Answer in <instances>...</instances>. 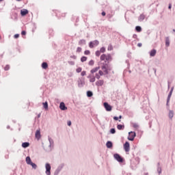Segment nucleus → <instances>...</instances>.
<instances>
[{"mask_svg": "<svg viewBox=\"0 0 175 175\" xmlns=\"http://www.w3.org/2000/svg\"><path fill=\"white\" fill-rule=\"evenodd\" d=\"M59 173L60 172L57 169H56V170L54 172V175H59Z\"/></svg>", "mask_w": 175, "mask_h": 175, "instance_id": "nucleus-45", "label": "nucleus"}, {"mask_svg": "<svg viewBox=\"0 0 175 175\" xmlns=\"http://www.w3.org/2000/svg\"><path fill=\"white\" fill-rule=\"evenodd\" d=\"M90 81V83H94V81H96L95 77H93L92 78H91Z\"/></svg>", "mask_w": 175, "mask_h": 175, "instance_id": "nucleus-40", "label": "nucleus"}, {"mask_svg": "<svg viewBox=\"0 0 175 175\" xmlns=\"http://www.w3.org/2000/svg\"><path fill=\"white\" fill-rule=\"evenodd\" d=\"M113 49V47L111 44H109L108 46V50L109 51H112Z\"/></svg>", "mask_w": 175, "mask_h": 175, "instance_id": "nucleus-43", "label": "nucleus"}, {"mask_svg": "<svg viewBox=\"0 0 175 175\" xmlns=\"http://www.w3.org/2000/svg\"><path fill=\"white\" fill-rule=\"evenodd\" d=\"M99 44V41L96 40H94V41H91L90 43H89V46L92 49L94 48V46H98Z\"/></svg>", "mask_w": 175, "mask_h": 175, "instance_id": "nucleus-6", "label": "nucleus"}, {"mask_svg": "<svg viewBox=\"0 0 175 175\" xmlns=\"http://www.w3.org/2000/svg\"><path fill=\"white\" fill-rule=\"evenodd\" d=\"M86 44V40L84 39L80 40L79 42V45L83 46Z\"/></svg>", "mask_w": 175, "mask_h": 175, "instance_id": "nucleus-21", "label": "nucleus"}, {"mask_svg": "<svg viewBox=\"0 0 175 175\" xmlns=\"http://www.w3.org/2000/svg\"><path fill=\"white\" fill-rule=\"evenodd\" d=\"M100 76H101V75H100L98 74V73L96 74V78L98 80H99V79H100Z\"/></svg>", "mask_w": 175, "mask_h": 175, "instance_id": "nucleus-50", "label": "nucleus"}, {"mask_svg": "<svg viewBox=\"0 0 175 175\" xmlns=\"http://www.w3.org/2000/svg\"><path fill=\"white\" fill-rule=\"evenodd\" d=\"M113 157L115 160H116L118 163H123L124 162V159L118 153H115Z\"/></svg>", "mask_w": 175, "mask_h": 175, "instance_id": "nucleus-1", "label": "nucleus"}, {"mask_svg": "<svg viewBox=\"0 0 175 175\" xmlns=\"http://www.w3.org/2000/svg\"><path fill=\"white\" fill-rule=\"evenodd\" d=\"M10 69V65L7 64L5 68H4V70L7 71Z\"/></svg>", "mask_w": 175, "mask_h": 175, "instance_id": "nucleus-42", "label": "nucleus"}, {"mask_svg": "<svg viewBox=\"0 0 175 175\" xmlns=\"http://www.w3.org/2000/svg\"><path fill=\"white\" fill-rule=\"evenodd\" d=\"M87 96L88 98H92V96H93V92L92 91H90V90H88L87 92Z\"/></svg>", "mask_w": 175, "mask_h": 175, "instance_id": "nucleus-28", "label": "nucleus"}, {"mask_svg": "<svg viewBox=\"0 0 175 175\" xmlns=\"http://www.w3.org/2000/svg\"><path fill=\"white\" fill-rule=\"evenodd\" d=\"M19 36H20V35H19L18 33H16V34H15V35L14 36V38H16V39L18 38Z\"/></svg>", "mask_w": 175, "mask_h": 175, "instance_id": "nucleus-51", "label": "nucleus"}, {"mask_svg": "<svg viewBox=\"0 0 175 175\" xmlns=\"http://www.w3.org/2000/svg\"><path fill=\"white\" fill-rule=\"evenodd\" d=\"M68 126H70V125H72L71 121H68Z\"/></svg>", "mask_w": 175, "mask_h": 175, "instance_id": "nucleus-60", "label": "nucleus"}, {"mask_svg": "<svg viewBox=\"0 0 175 175\" xmlns=\"http://www.w3.org/2000/svg\"><path fill=\"white\" fill-rule=\"evenodd\" d=\"M87 59H88V57H85V56H83V57H81V61L82 62H84L87 61Z\"/></svg>", "mask_w": 175, "mask_h": 175, "instance_id": "nucleus-36", "label": "nucleus"}, {"mask_svg": "<svg viewBox=\"0 0 175 175\" xmlns=\"http://www.w3.org/2000/svg\"><path fill=\"white\" fill-rule=\"evenodd\" d=\"M113 120H115V121H118L119 117H118V116H114V117H113Z\"/></svg>", "mask_w": 175, "mask_h": 175, "instance_id": "nucleus-55", "label": "nucleus"}, {"mask_svg": "<svg viewBox=\"0 0 175 175\" xmlns=\"http://www.w3.org/2000/svg\"><path fill=\"white\" fill-rule=\"evenodd\" d=\"M94 64V61L93 59H91L90 62H89V65L90 66H93V65Z\"/></svg>", "mask_w": 175, "mask_h": 175, "instance_id": "nucleus-38", "label": "nucleus"}, {"mask_svg": "<svg viewBox=\"0 0 175 175\" xmlns=\"http://www.w3.org/2000/svg\"><path fill=\"white\" fill-rule=\"evenodd\" d=\"M68 76L69 77H72L73 73H72V72H69V73H68Z\"/></svg>", "mask_w": 175, "mask_h": 175, "instance_id": "nucleus-53", "label": "nucleus"}, {"mask_svg": "<svg viewBox=\"0 0 175 175\" xmlns=\"http://www.w3.org/2000/svg\"><path fill=\"white\" fill-rule=\"evenodd\" d=\"M65 166L64 163H61L57 168V170H59L60 172Z\"/></svg>", "mask_w": 175, "mask_h": 175, "instance_id": "nucleus-23", "label": "nucleus"}, {"mask_svg": "<svg viewBox=\"0 0 175 175\" xmlns=\"http://www.w3.org/2000/svg\"><path fill=\"white\" fill-rule=\"evenodd\" d=\"M137 46H138V47H142V43H138Z\"/></svg>", "mask_w": 175, "mask_h": 175, "instance_id": "nucleus-63", "label": "nucleus"}, {"mask_svg": "<svg viewBox=\"0 0 175 175\" xmlns=\"http://www.w3.org/2000/svg\"><path fill=\"white\" fill-rule=\"evenodd\" d=\"M35 136L38 140L40 139V138H41L40 130L36 131Z\"/></svg>", "mask_w": 175, "mask_h": 175, "instance_id": "nucleus-10", "label": "nucleus"}, {"mask_svg": "<svg viewBox=\"0 0 175 175\" xmlns=\"http://www.w3.org/2000/svg\"><path fill=\"white\" fill-rule=\"evenodd\" d=\"M124 148L126 152H129L130 151V144L129 142H126L124 144Z\"/></svg>", "mask_w": 175, "mask_h": 175, "instance_id": "nucleus-8", "label": "nucleus"}, {"mask_svg": "<svg viewBox=\"0 0 175 175\" xmlns=\"http://www.w3.org/2000/svg\"><path fill=\"white\" fill-rule=\"evenodd\" d=\"M157 54V50L153 49L151 50L150 52H149V55H150V57H154L155 56V55Z\"/></svg>", "mask_w": 175, "mask_h": 175, "instance_id": "nucleus-18", "label": "nucleus"}, {"mask_svg": "<svg viewBox=\"0 0 175 175\" xmlns=\"http://www.w3.org/2000/svg\"><path fill=\"white\" fill-rule=\"evenodd\" d=\"M116 132V131L115 128L111 129L110 133H111V135H115Z\"/></svg>", "mask_w": 175, "mask_h": 175, "instance_id": "nucleus-35", "label": "nucleus"}, {"mask_svg": "<svg viewBox=\"0 0 175 175\" xmlns=\"http://www.w3.org/2000/svg\"><path fill=\"white\" fill-rule=\"evenodd\" d=\"M103 84H104L103 80H99L96 82V85H97V87H102Z\"/></svg>", "mask_w": 175, "mask_h": 175, "instance_id": "nucleus-14", "label": "nucleus"}, {"mask_svg": "<svg viewBox=\"0 0 175 175\" xmlns=\"http://www.w3.org/2000/svg\"><path fill=\"white\" fill-rule=\"evenodd\" d=\"M104 72H105V75H108L109 74L107 68L106 70H105Z\"/></svg>", "mask_w": 175, "mask_h": 175, "instance_id": "nucleus-59", "label": "nucleus"}, {"mask_svg": "<svg viewBox=\"0 0 175 175\" xmlns=\"http://www.w3.org/2000/svg\"><path fill=\"white\" fill-rule=\"evenodd\" d=\"M107 58V55L106 54H103L101 56H100V60L101 61H104L105 59H106Z\"/></svg>", "mask_w": 175, "mask_h": 175, "instance_id": "nucleus-33", "label": "nucleus"}, {"mask_svg": "<svg viewBox=\"0 0 175 175\" xmlns=\"http://www.w3.org/2000/svg\"><path fill=\"white\" fill-rule=\"evenodd\" d=\"M29 146H30L29 142H23L22 144V148H23L26 149V148H29Z\"/></svg>", "mask_w": 175, "mask_h": 175, "instance_id": "nucleus-16", "label": "nucleus"}, {"mask_svg": "<svg viewBox=\"0 0 175 175\" xmlns=\"http://www.w3.org/2000/svg\"><path fill=\"white\" fill-rule=\"evenodd\" d=\"M55 16L59 17V12L58 11H55Z\"/></svg>", "mask_w": 175, "mask_h": 175, "instance_id": "nucleus-56", "label": "nucleus"}, {"mask_svg": "<svg viewBox=\"0 0 175 175\" xmlns=\"http://www.w3.org/2000/svg\"><path fill=\"white\" fill-rule=\"evenodd\" d=\"M102 15H103V16H105L106 15V12L103 11V12H102Z\"/></svg>", "mask_w": 175, "mask_h": 175, "instance_id": "nucleus-64", "label": "nucleus"}, {"mask_svg": "<svg viewBox=\"0 0 175 175\" xmlns=\"http://www.w3.org/2000/svg\"><path fill=\"white\" fill-rule=\"evenodd\" d=\"M26 33H27V32H26L25 31H22V32H21V34H22L23 36H25Z\"/></svg>", "mask_w": 175, "mask_h": 175, "instance_id": "nucleus-57", "label": "nucleus"}, {"mask_svg": "<svg viewBox=\"0 0 175 175\" xmlns=\"http://www.w3.org/2000/svg\"><path fill=\"white\" fill-rule=\"evenodd\" d=\"M106 146L108 149H111L113 148V143L111 141H108L106 144Z\"/></svg>", "mask_w": 175, "mask_h": 175, "instance_id": "nucleus-15", "label": "nucleus"}, {"mask_svg": "<svg viewBox=\"0 0 175 175\" xmlns=\"http://www.w3.org/2000/svg\"><path fill=\"white\" fill-rule=\"evenodd\" d=\"M29 165H31L33 170L37 169V165L35 163L32 162Z\"/></svg>", "mask_w": 175, "mask_h": 175, "instance_id": "nucleus-32", "label": "nucleus"}, {"mask_svg": "<svg viewBox=\"0 0 175 175\" xmlns=\"http://www.w3.org/2000/svg\"><path fill=\"white\" fill-rule=\"evenodd\" d=\"M77 83H78V88H83V87H84L85 84V78L83 77H79L77 81Z\"/></svg>", "mask_w": 175, "mask_h": 175, "instance_id": "nucleus-2", "label": "nucleus"}, {"mask_svg": "<svg viewBox=\"0 0 175 175\" xmlns=\"http://www.w3.org/2000/svg\"><path fill=\"white\" fill-rule=\"evenodd\" d=\"M133 38L136 39V38H137V34H134V35L133 36Z\"/></svg>", "mask_w": 175, "mask_h": 175, "instance_id": "nucleus-61", "label": "nucleus"}, {"mask_svg": "<svg viewBox=\"0 0 175 175\" xmlns=\"http://www.w3.org/2000/svg\"><path fill=\"white\" fill-rule=\"evenodd\" d=\"M133 128H135V129H139V125L137 123H133Z\"/></svg>", "mask_w": 175, "mask_h": 175, "instance_id": "nucleus-37", "label": "nucleus"}, {"mask_svg": "<svg viewBox=\"0 0 175 175\" xmlns=\"http://www.w3.org/2000/svg\"><path fill=\"white\" fill-rule=\"evenodd\" d=\"M48 139L50 144L49 147L50 148V152H51L52 149L54 148V141L50 136L48 137Z\"/></svg>", "mask_w": 175, "mask_h": 175, "instance_id": "nucleus-5", "label": "nucleus"}, {"mask_svg": "<svg viewBox=\"0 0 175 175\" xmlns=\"http://www.w3.org/2000/svg\"><path fill=\"white\" fill-rule=\"evenodd\" d=\"M42 105H43L44 109H45V110H48V109H49V105H48L47 101L43 103Z\"/></svg>", "mask_w": 175, "mask_h": 175, "instance_id": "nucleus-25", "label": "nucleus"}, {"mask_svg": "<svg viewBox=\"0 0 175 175\" xmlns=\"http://www.w3.org/2000/svg\"><path fill=\"white\" fill-rule=\"evenodd\" d=\"M111 59H112V57H111V54H108V55L106 56V60H107V61H109V60H111Z\"/></svg>", "mask_w": 175, "mask_h": 175, "instance_id": "nucleus-34", "label": "nucleus"}, {"mask_svg": "<svg viewBox=\"0 0 175 175\" xmlns=\"http://www.w3.org/2000/svg\"><path fill=\"white\" fill-rule=\"evenodd\" d=\"M174 90V87L171 88V90H170V93H168V96L167 97V99H168V102L169 100H170V98L172 95Z\"/></svg>", "mask_w": 175, "mask_h": 175, "instance_id": "nucleus-13", "label": "nucleus"}, {"mask_svg": "<svg viewBox=\"0 0 175 175\" xmlns=\"http://www.w3.org/2000/svg\"><path fill=\"white\" fill-rule=\"evenodd\" d=\"M59 108L61 110L65 111L67 110L68 107L65 105L64 102L60 103Z\"/></svg>", "mask_w": 175, "mask_h": 175, "instance_id": "nucleus-9", "label": "nucleus"}, {"mask_svg": "<svg viewBox=\"0 0 175 175\" xmlns=\"http://www.w3.org/2000/svg\"><path fill=\"white\" fill-rule=\"evenodd\" d=\"M76 71H77V73H81V72H82V68L79 67L78 68H77Z\"/></svg>", "mask_w": 175, "mask_h": 175, "instance_id": "nucleus-39", "label": "nucleus"}, {"mask_svg": "<svg viewBox=\"0 0 175 175\" xmlns=\"http://www.w3.org/2000/svg\"><path fill=\"white\" fill-rule=\"evenodd\" d=\"M100 69V66L98 67H96L94 68H93L92 70H91V73H96V72H98V70Z\"/></svg>", "mask_w": 175, "mask_h": 175, "instance_id": "nucleus-27", "label": "nucleus"}, {"mask_svg": "<svg viewBox=\"0 0 175 175\" xmlns=\"http://www.w3.org/2000/svg\"><path fill=\"white\" fill-rule=\"evenodd\" d=\"M84 54L86 55H88L90 54V51L89 50H86V51H85Z\"/></svg>", "mask_w": 175, "mask_h": 175, "instance_id": "nucleus-46", "label": "nucleus"}, {"mask_svg": "<svg viewBox=\"0 0 175 175\" xmlns=\"http://www.w3.org/2000/svg\"><path fill=\"white\" fill-rule=\"evenodd\" d=\"M29 13V11L27 9H23L21 10V14L22 16H25Z\"/></svg>", "mask_w": 175, "mask_h": 175, "instance_id": "nucleus-11", "label": "nucleus"}, {"mask_svg": "<svg viewBox=\"0 0 175 175\" xmlns=\"http://www.w3.org/2000/svg\"><path fill=\"white\" fill-rule=\"evenodd\" d=\"M146 18V16L144 14H142L141 15H139V16H138V21L139 22H142Z\"/></svg>", "mask_w": 175, "mask_h": 175, "instance_id": "nucleus-19", "label": "nucleus"}, {"mask_svg": "<svg viewBox=\"0 0 175 175\" xmlns=\"http://www.w3.org/2000/svg\"><path fill=\"white\" fill-rule=\"evenodd\" d=\"M26 162H27V164L29 165H30L31 163H32V161H31L29 156L26 157Z\"/></svg>", "mask_w": 175, "mask_h": 175, "instance_id": "nucleus-22", "label": "nucleus"}, {"mask_svg": "<svg viewBox=\"0 0 175 175\" xmlns=\"http://www.w3.org/2000/svg\"><path fill=\"white\" fill-rule=\"evenodd\" d=\"M48 64L45 62H44L42 64V69H47L48 68Z\"/></svg>", "mask_w": 175, "mask_h": 175, "instance_id": "nucleus-24", "label": "nucleus"}, {"mask_svg": "<svg viewBox=\"0 0 175 175\" xmlns=\"http://www.w3.org/2000/svg\"><path fill=\"white\" fill-rule=\"evenodd\" d=\"M114 14H115V12H111V14H107V18H109V19H111L113 16H114Z\"/></svg>", "mask_w": 175, "mask_h": 175, "instance_id": "nucleus-30", "label": "nucleus"}, {"mask_svg": "<svg viewBox=\"0 0 175 175\" xmlns=\"http://www.w3.org/2000/svg\"><path fill=\"white\" fill-rule=\"evenodd\" d=\"M170 46V40L169 37H165V46L168 47Z\"/></svg>", "mask_w": 175, "mask_h": 175, "instance_id": "nucleus-20", "label": "nucleus"}, {"mask_svg": "<svg viewBox=\"0 0 175 175\" xmlns=\"http://www.w3.org/2000/svg\"><path fill=\"white\" fill-rule=\"evenodd\" d=\"M135 30L137 32H141L142 31V28L141 26H136L135 27Z\"/></svg>", "mask_w": 175, "mask_h": 175, "instance_id": "nucleus-31", "label": "nucleus"}, {"mask_svg": "<svg viewBox=\"0 0 175 175\" xmlns=\"http://www.w3.org/2000/svg\"><path fill=\"white\" fill-rule=\"evenodd\" d=\"M85 75H86V71H83L82 72H81V76L83 77V76H85Z\"/></svg>", "mask_w": 175, "mask_h": 175, "instance_id": "nucleus-54", "label": "nucleus"}, {"mask_svg": "<svg viewBox=\"0 0 175 175\" xmlns=\"http://www.w3.org/2000/svg\"><path fill=\"white\" fill-rule=\"evenodd\" d=\"M45 168H46V174L51 175V165H50V163H46L45 165Z\"/></svg>", "mask_w": 175, "mask_h": 175, "instance_id": "nucleus-4", "label": "nucleus"}, {"mask_svg": "<svg viewBox=\"0 0 175 175\" xmlns=\"http://www.w3.org/2000/svg\"><path fill=\"white\" fill-rule=\"evenodd\" d=\"M174 116V111L170 110V111L168 112V118H170V120H172Z\"/></svg>", "mask_w": 175, "mask_h": 175, "instance_id": "nucleus-12", "label": "nucleus"}, {"mask_svg": "<svg viewBox=\"0 0 175 175\" xmlns=\"http://www.w3.org/2000/svg\"><path fill=\"white\" fill-rule=\"evenodd\" d=\"M168 9L171 10L172 9V4L170 3V5H168Z\"/></svg>", "mask_w": 175, "mask_h": 175, "instance_id": "nucleus-62", "label": "nucleus"}, {"mask_svg": "<svg viewBox=\"0 0 175 175\" xmlns=\"http://www.w3.org/2000/svg\"><path fill=\"white\" fill-rule=\"evenodd\" d=\"M100 51L101 53H105V52L106 51L105 47L103 46V47L100 49Z\"/></svg>", "mask_w": 175, "mask_h": 175, "instance_id": "nucleus-41", "label": "nucleus"}, {"mask_svg": "<svg viewBox=\"0 0 175 175\" xmlns=\"http://www.w3.org/2000/svg\"><path fill=\"white\" fill-rule=\"evenodd\" d=\"M157 173L159 175L162 174V169L161 167H160V163H157Z\"/></svg>", "mask_w": 175, "mask_h": 175, "instance_id": "nucleus-17", "label": "nucleus"}, {"mask_svg": "<svg viewBox=\"0 0 175 175\" xmlns=\"http://www.w3.org/2000/svg\"><path fill=\"white\" fill-rule=\"evenodd\" d=\"M107 64H106L105 65L103 66H102V70H105L106 69H107Z\"/></svg>", "mask_w": 175, "mask_h": 175, "instance_id": "nucleus-48", "label": "nucleus"}, {"mask_svg": "<svg viewBox=\"0 0 175 175\" xmlns=\"http://www.w3.org/2000/svg\"><path fill=\"white\" fill-rule=\"evenodd\" d=\"M98 73H99L98 75L100 76H103V75H104V73H103V72L102 70H99Z\"/></svg>", "mask_w": 175, "mask_h": 175, "instance_id": "nucleus-52", "label": "nucleus"}, {"mask_svg": "<svg viewBox=\"0 0 175 175\" xmlns=\"http://www.w3.org/2000/svg\"><path fill=\"white\" fill-rule=\"evenodd\" d=\"M117 128H118V129H119V131H122L123 129H124V124H118Z\"/></svg>", "mask_w": 175, "mask_h": 175, "instance_id": "nucleus-26", "label": "nucleus"}, {"mask_svg": "<svg viewBox=\"0 0 175 175\" xmlns=\"http://www.w3.org/2000/svg\"><path fill=\"white\" fill-rule=\"evenodd\" d=\"M49 35H50L51 36H52V37H53V36H54V34H55L54 30H53V29H49Z\"/></svg>", "mask_w": 175, "mask_h": 175, "instance_id": "nucleus-29", "label": "nucleus"}, {"mask_svg": "<svg viewBox=\"0 0 175 175\" xmlns=\"http://www.w3.org/2000/svg\"><path fill=\"white\" fill-rule=\"evenodd\" d=\"M70 57L74 59H77V56L76 55H71Z\"/></svg>", "mask_w": 175, "mask_h": 175, "instance_id": "nucleus-58", "label": "nucleus"}, {"mask_svg": "<svg viewBox=\"0 0 175 175\" xmlns=\"http://www.w3.org/2000/svg\"><path fill=\"white\" fill-rule=\"evenodd\" d=\"M81 51H82V49L81 47H77V53H80V52H81Z\"/></svg>", "mask_w": 175, "mask_h": 175, "instance_id": "nucleus-49", "label": "nucleus"}, {"mask_svg": "<svg viewBox=\"0 0 175 175\" xmlns=\"http://www.w3.org/2000/svg\"><path fill=\"white\" fill-rule=\"evenodd\" d=\"M129 137H128V139L130 142H133L135 140V138L137 136V134L135 131H131L129 133Z\"/></svg>", "mask_w": 175, "mask_h": 175, "instance_id": "nucleus-3", "label": "nucleus"}, {"mask_svg": "<svg viewBox=\"0 0 175 175\" xmlns=\"http://www.w3.org/2000/svg\"><path fill=\"white\" fill-rule=\"evenodd\" d=\"M68 64H69L70 65H71L72 66H74V65L75 64V62H73V61H69V62H68Z\"/></svg>", "mask_w": 175, "mask_h": 175, "instance_id": "nucleus-44", "label": "nucleus"}, {"mask_svg": "<svg viewBox=\"0 0 175 175\" xmlns=\"http://www.w3.org/2000/svg\"><path fill=\"white\" fill-rule=\"evenodd\" d=\"M104 107L106 109L107 111H111L112 107L111 105H109L108 103L105 102L104 103Z\"/></svg>", "mask_w": 175, "mask_h": 175, "instance_id": "nucleus-7", "label": "nucleus"}, {"mask_svg": "<svg viewBox=\"0 0 175 175\" xmlns=\"http://www.w3.org/2000/svg\"><path fill=\"white\" fill-rule=\"evenodd\" d=\"M100 51H96V55L97 56V57H99L100 55Z\"/></svg>", "mask_w": 175, "mask_h": 175, "instance_id": "nucleus-47", "label": "nucleus"}]
</instances>
